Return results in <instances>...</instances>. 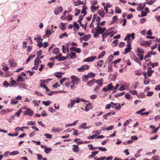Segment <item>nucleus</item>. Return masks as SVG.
<instances>
[{"instance_id": "obj_42", "label": "nucleus", "mask_w": 160, "mask_h": 160, "mask_svg": "<svg viewBox=\"0 0 160 160\" xmlns=\"http://www.w3.org/2000/svg\"><path fill=\"white\" fill-rule=\"evenodd\" d=\"M125 92H122L121 93H118L115 95V97L117 98L118 97H120L124 95Z\"/></svg>"}, {"instance_id": "obj_38", "label": "nucleus", "mask_w": 160, "mask_h": 160, "mask_svg": "<svg viewBox=\"0 0 160 160\" xmlns=\"http://www.w3.org/2000/svg\"><path fill=\"white\" fill-rule=\"evenodd\" d=\"M118 40H116L113 41L112 43V45L113 47H115L118 45Z\"/></svg>"}, {"instance_id": "obj_47", "label": "nucleus", "mask_w": 160, "mask_h": 160, "mask_svg": "<svg viewBox=\"0 0 160 160\" xmlns=\"http://www.w3.org/2000/svg\"><path fill=\"white\" fill-rule=\"evenodd\" d=\"M129 92L131 94L133 95H136L137 93V92L136 90H129Z\"/></svg>"}, {"instance_id": "obj_2", "label": "nucleus", "mask_w": 160, "mask_h": 160, "mask_svg": "<svg viewBox=\"0 0 160 160\" xmlns=\"http://www.w3.org/2000/svg\"><path fill=\"white\" fill-rule=\"evenodd\" d=\"M127 47L125 49L124 52L123 53V54H126L127 53L129 52L132 49V48L131 47V42L129 40H127Z\"/></svg>"}, {"instance_id": "obj_59", "label": "nucleus", "mask_w": 160, "mask_h": 160, "mask_svg": "<svg viewBox=\"0 0 160 160\" xmlns=\"http://www.w3.org/2000/svg\"><path fill=\"white\" fill-rule=\"evenodd\" d=\"M71 82H67L65 83V85L67 87H69L70 86H71Z\"/></svg>"}, {"instance_id": "obj_33", "label": "nucleus", "mask_w": 160, "mask_h": 160, "mask_svg": "<svg viewBox=\"0 0 160 160\" xmlns=\"http://www.w3.org/2000/svg\"><path fill=\"white\" fill-rule=\"evenodd\" d=\"M24 79V78H22L21 76H19L17 79V81L18 82H19L21 81H23Z\"/></svg>"}, {"instance_id": "obj_34", "label": "nucleus", "mask_w": 160, "mask_h": 160, "mask_svg": "<svg viewBox=\"0 0 160 160\" xmlns=\"http://www.w3.org/2000/svg\"><path fill=\"white\" fill-rule=\"evenodd\" d=\"M129 121H132V120L131 119L128 120L124 123V124H123V126H125V130H124L125 131V130H126V126L127 125H128L129 123Z\"/></svg>"}, {"instance_id": "obj_40", "label": "nucleus", "mask_w": 160, "mask_h": 160, "mask_svg": "<svg viewBox=\"0 0 160 160\" xmlns=\"http://www.w3.org/2000/svg\"><path fill=\"white\" fill-rule=\"evenodd\" d=\"M68 58V57L67 56L65 57H61L59 58L58 60L59 61H64L66 59H67Z\"/></svg>"}, {"instance_id": "obj_49", "label": "nucleus", "mask_w": 160, "mask_h": 160, "mask_svg": "<svg viewBox=\"0 0 160 160\" xmlns=\"http://www.w3.org/2000/svg\"><path fill=\"white\" fill-rule=\"evenodd\" d=\"M137 51L138 52L141 53H143L144 52V50L140 48H138Z\"/></svg>"}, {"instance_id": "obj_24", "label": "nucleus", "mask_w": 160, "mask_h": 160, "mask_svg": "<svg viewBox=\"0 0 160 160\" xmlns=\"http://www.w3.org/2000/svg\"><path fill=\"white\" fill-rule=\"evenodd\" d=\"M98 13L101 17H103L104 16V11L103 10H100L98 11Z\"/></svg>"}, {"instance_id": "obj_25", "label": "nucleus", "mask_w": 160, "mask_h": 160, "mask_svg": "<svg viewBox=\"0 0 160 160\" xmlns=\"http://www.w3.org/2000/svg\"><path fill=\"white\" fill-rule=\"evenodd\" d=\"M42 103L45 106H48L49 105L51 102L50 101H43L42 102Z\"/></svg>"}, {"instance_id": "obj_12", "label": "nucleus", "mask_w": 160, "mask_h": 160, "mask_svg": "<svg viewBox=\"0 0 160 160\" xmlns=\"http://www.w3.org/2000/svg\"><path fill=\"white\" fill-rule=\"evenodd\" d=\"M103 63V61L102 60H100L95 64V67H98V68L102 67Z\"/></svg>"}, {"instance_id": "obj_56", "label": "nucleus", "mask_w": 160, "mask_h": 160, "mask_svg": "<svg viewBox=\"0 0 160 160\" xmlns=\"http://www.w3.org/2000/svg\"><path fill=\"white\" fill-rule=\"evenodd\" d=\"M83 17V16H82L81 15L79 16V20L78 21V22L80 23H82L81 21L82 20Z\"/></svg>"}, {"instance_id": "obj_16", "label": "nucleus", "mask_w": 160, "mask_h": 160, "mask_svg": "<svg viewBox=\"0 0 160 160\" xmlns=\"http://www.w3.org/2000/svg\"><path fill=\"white\" fill-rule=\"evenodd\" d=\"M63 130L62 128H53L52 129V131L55 132H59Z\"/></svg>"}, {"instance_id": "obj_62", "label": "nucleus", "mask_w": 160, "mask_h": 160, "mask_svg": "<svg viewBox=\"0 0 160 160\" xmlns=\"http://www.w3.org/2000/svg\"><path fill=\"white\" fill-rule=\"evenodd\" d=\"M91 2H92V4L93 5H97L98 4V2L96 0H93L92 1H91Z\"/></svg>"}, {"instance_id": "obj_27", "label": "nucleus", "mask_w": 160, "mask_h": 160, "mask_svg": "<svg viewBox=\"0 0 160 160\" xmlns=\"http://www.w3.org/2000/svg\"><path fill=\"white\" fill-rule=\"evenodd\" d=\"M115 12L117 13L120 14L121 13V10L118 7H116L115 8Z\"/></svg>"}, {"instance_id": "obj_21", "label": "nucleus", "mask_w": 160, "mask_h": 160, "mask_svg": "<svg viewBox=\"0 0 160 160\" xmlns=\"http://www.w3.org/2000/svg\"><path fill=\"white\" fill-rule=\"evenodd\" d=\"M99 8V7H95L94 5H92L91 7V10L92 12H93L96 11Z\"/></svg>"}, {"instance_id": "obj_15", "label": "nucleus", "mask_w": 160, "mask_h": 160, "mask_svg": "<svg viewBox=\"0 0 160 160\" xmlns=\"http://www.w3.org/2000/svg\"><path fill=\"white\" fill-rule=\"evenodd\" d=\"M103 82V79L102 78L99 80H97L96 82L100 86H102V82Z\"/></svg>"}, {"instance_id": "obj_63", "label": "nucleus", "mask_w": 160, "mask_h": 160, "mask_svg": "<svg viewBox=\"0 0 160 160\" xmlns=\"http://www.w3.org/2000/svg\"><path fill=\"white\" fill-rule=\"evenodd\" d=\"M118 89L120 91H122L125 89V88L123 85H122Z\"/></svg>"}, {"instance_id": "obj_39", "label": "nucleus", "mask_w": 160, "mask_h": 160, "mask_svg": "<svg viewBox=\"0 0 160 160\" xmlns=\"http://www.w3.org/2000/svg\"><path fill=\"white\" fill-rule=\"evenodd\" d=\"M9 62L11 66L15 67L16 66V63L13 62H12V60L10 61V60H9Z\"/></svg>"}, {"instance_id": "obj_54", "label": "nucleus", "mask_w": 160, "mask_h": 160, "mask_svg": "<svg viewBox=\"0 0 160 160\" xmlns=\"http://www.w3.org/2000/svg\"><path fill=\"white\" fill-rule=\"evenodd\" d=\"M27 124L28 125H35L36 124L35 122L31 121L28 122L27 123Z\"/></svg>"}, {"instance_id": "obj_43", "label": "nucleus", "mask_w": 160, "mask_h": 160, "mask_svg": "<svg viewBox=\"0 0 160 160\" xmlns=\"http://www.w3.org/2000/svg\"><path fill=\"white\" fill-rule=\"evenodd\" d=\"M10 82L11 83V84H10V85H9V87H12L13 86L15 85L16 82V81H15L14 80H12Z\"/></svg>"}, {"instance_id": "obj_10", "label": "nucleus", "mask_w": 160, "mask_h": 160, "mask_svg": "<svg viewBox=\"0 0 160 160\" xmlns=\"http://www.w3.org/2000/svg\"><path fill=\"white\" fill-rule=\"evenodd\" d=\"M62 6H60L57 8L54 11V13L56 15L58 14L59 12H62Z\"/></svg>"}, {"instance_id": "obj_60", "label": "nucleus", "mask_w": 160, "mask_h": 160, "mask_svg": "<svg viewBox=\"0 0 160 160\" xmlns=\"http://www.w3.org/2000/svg\"><path fill=\"white\" fill-rule=\"evenodd\" d=\"M158 65V62L152 63L151 64V66L153 68L154 66H157Z\"/></svg>"}, {"instance_id": "obj_23", "label": "nucleus", "mask_w": 160, "mask_h": 160, "mask_svg": "<svg viewBox=\"0 0 160 160\" xmlns=\"http://www.w3.org/2000/svg\"><path fill=\"white\" fill-rule=\"evenodd\" d=\"M59 28L61 30H64L65 29L66 26L64 23H61V24L60 25Z\"/></svg>"}, {"instance_id": "obj_7", "label": "nucleus", "mask_w": 160, "mask_h": 160, "mask_svg": "<svg viewBox=\"0 0 160 160\" xmlns=\"http://www.w3.org/2000/svg\"><path fill=\"white\" fill-rule=\"evenodd\" d=\"M108 30L106 32L103 34H102V41H105V38H107L108 36L111 34L112 32H107L108 31Z\"/></svg>"}, {"instance_id": "obj_18", "label": "nucleus", "mask_w": 160, "mask_h": 160, "mask_svg": "<svg viewBox=\"0 0 160 160\" xmlns=\"http://www.w3.org/2000/svg\"><path fill=\"white\" fill-rule=\"evenodd\" d=\"M91 38V35H84L82 39L85 41H87L88 40Z\"/></svg>"}, {"instance_id": "obj_9", "label": "nucleus", "mask_w": 160, "mask_h": 160, "mask_svg": "<svg viewBox=\"0 0 160 160\" xmlns=\"http://www.w3.org/2000/svg\"><path fill=\"white\" fill-rule=\"evenodd\" d=\"M96 58V56H92L91 57H89L86 58L85 59L83 62H92Z\"/></svg>"}, {"instance_id": "obj_1", "label": "nucleus", "mask_w": 160, "mask_h": 160, "mask_svg": "<svg viewBox=\"0 0 160 160\" xmlns=\"http://www.w3.org/2000/svg\"><path fill=\"white\" fill-rule=\"evenodd\" d=\"M107 28L105 27H102L99 26H97L95 28V30L96 31H98L99 33L103 34L104 32L106 30Z\"/></svg>"}, {"instance_id": "obj_55", "label": "nucleus", "mask_w": 160, "mask_h": 160, "mask_svg": "<svg viewBox=\"0 0 160 160\" xmlns=\"http://www.w3.org/2000/svg\"><path fill=\"white\" fill-rule=\"evenodd\" d=\"M121 60V59H118L115 60L113 62L114 66H115V64H116L117 63L119 62Z\"/></svg>"}, {"instance_id": "obj_52", "label": "nucleus", "mask_w": 160, "mask_h": 160, "mask_svg": "<svg viewBox=\"0 0 160 160\" xmlns=\"http://www.w3.org/2000/svg\"><path fill=\"white\" fill-rule=\"evenodd\" d=\"M37 156L38 157V160H41L43 159L42 156L40 154H37Z\"/></svg>"}, {"instance_id": "obj_17", "label": "nucleus", "mask_w": 160, "mask_h": 160, "mask_svg": "<svg viewBox=\"0 0 160 160\" xmlns=\"http://www.w3.org/2000/svg\"><path fill=\"white\" fill-rule=\"evenodd\" d=\"M95 80L93 79L88 81L87 83V85L89 87L91 86L95 83Z\"/></svg>"}, {"instance_id": "obj_57", "label": "nucleus", "mask_w": 160, "mask_h": 160, "mask_svg": "<svg viewBox=\"0 0 160 160\" xmlns=\"http://www.w3.org/2000/svg\"><path fill=\"white\" fill-rule=\"evenodd\" d=\"M100 131H95L92 132V133H94L95 135H99L101 133Z\"/></svg>"}, {"instance_id": "obj_37", "label": "nucleus", "mask_w": 160, "mask_h": 160, "mask_svg": "<svg viewBox=\"0 0 160 160\" xmlns=\"http://www.w3.org/2000/svg\"><path fill=\"white\" fill-rule=\"evenodd\" d=\"M52 32L51 31L49 30H47L46 31V36L47 37H49V35H51L52 34Z\"/></svg>"}, {"instance_id": "obj_41", "label": "nucleus", "mask_w": 160, "mask_h": 160, "mask_svg": "<svg viewBox=\"0 0 160 160\" xmlns=\"http://www.w3.org/2000/svg\"><path fill=\"white\" fill-rule=\"evenodd\" d=\"M71 55H70L71 58L72 59H74L76 58V53L74 52H71Z\"/></svg>"}, {"instance_id": "obj_46", "label": "nucleus", "mask_w": 160, "mask_h": 160, "mask_svg": "<svg viewBox=\"0 0 160 160\" xmlns=\"http://www.w3.org/2000/svg\"><path fill=\"white\" fill-rule=\"evenodd\" d=\"M11 104H15L17 103L18 102L15 99L13 98L11 99Z\"/></svg>"}, {"instance_id": "obj_35", "label": "nucleus", "mask_w": 160, "mask_h": 160, "mask_svg": "<svg viewBox=\"0 0 160 160\" xmlns=\"http://www.w3.org/2000/svg\"><path fill=\"white\" fill-rule=\"evenodd\" d=\"M112 85V83H110L108 84L107 85V89L108 91L109 90H111L112 89L113 87Z\"/></svg>"}, {"instance_id": "obj_3", "label": "nucleus", "mask_w": 160, "mask_h": 160, "mask_svg": "<svg viewBox=\"0 0 160 160\" xmlns=\"http://www.w3.org/2000/svg\"><path fill=\"white\" fill-rule=\"evenodd\" d=\"M89 68V66L87 65H82L80 68H78L77 70L78 71L82 72L86 70H87Z\"/></svg>"}, {"instance_id": "obj_58", "label": "nucleus", "mask_w": 160, "mask_h": 160, "mask_svg": "<svg viewBox=\"0 0 160 160\" xmlns=\"http://www.w3.org/2000/svg\"><path fill=\"white\" fill-rule=\"evenodd\" d=\"M86 107L90 109H92V104L91 103H88L87 104Z\"/></svg>"}, {"instance_id": "obj_61", "label": "nucleus", "mask_w": 160, "mask_h": 160, "mask_svg": "<svg viewBox=\"0 0 160 160\" xmlns=\"http://www.w3.org/2000/svg\"><path fill=\"white\" fill-rule=\"evenodd\" d=\"M154 2V0H151L149 2H146V3L148 4L149 5H151Z\"/></svg>"}, {"instance_id": "obj_51", "label": "nucleus", "mask_w": 160, "mask_h": 160, "mask_svg": "<svg viewBox=\"0 0 160 160\" xmlns=\"http://www.w3.org/2000/svg\"><path fill=\"white\" fill-rule=\"evenodd\" d=\"M10 84H9L7 81H4L3 83V85L5 87H8V86H9Z\"/></svg>"}, {"instance_id": "obj_44", "label": "nucleus", "mask_w": 160, "mask_h": 160, "mask_svg": "<svg viewBox=\"0 0 160 160\" xmlns=\"http://www.w3.org/2000/svg\"><path fill=\"white\" fill-rule=\"evenodd\" d=\"M143 4H142V3H140L139 4V6H138V8H137V10L138 11H140V10H142L143 9V7H142V5Z\"/></svg>"}, {"instance_id": "obj_50", "label": "nucleus", "mask_w": 160, "mask_h": 160, "mask_svg": "<svg viewBox=\"0 0 160 160\" xmlns=\"http://www.w3.org/2000/svg\"><path fill=\"white\" fill-rule=\"evenodd\" d=\"M98 148L100 151H107L106 149V148L104 147H98Z\"/></svg>"}, {"instance_id": "obj_32", "label": "nucleus", "mask_w": 160, "mask_h": 160, "mask_svg": "<svg viewBox=\"0 0 160 160\" xmlns=\"http://www.w3.org/2000/svg\"><path fill=\"white\" fill-rule=\"evenodd\" d=\"M86 123H83L81 125L80 128H83L84 129H85L89 128L91 127L90 126L89 127H85V126L86 125Z\"/></svg>"}, {"instance_id": "obj_8", "label": "nucleus", "mask_w": 160, "mask_h": 160, "mask_svg": "<svg viewBox=\"0 0 160 160\" xmlns=\"http://www.w3.org/2000/svg\"><path fill=\"white\" fill-rule=\"evenodd\" d=\"M71 79H73V81L75 82L76 85H77L79 84L80 82V79L79 78H77L74 76H72L71 77Z\"/></svg>"}, {"instance_id": "obj_6", "label": "nucleus", "mask_w": 160, "mask_h": 160, "mask_svg": "<svg viewBox=\"0 0 160 160\" xmlns=\"http://www.w3.org/2000/svg\"><path fill=\"white\" fill-rule=\"evenodd\" d=\"M145 110V108L139 110L136 112V113L138 114H140L142 116H143L145 114L147 115L149 114V111L145 112L142 113V112L144 111Z\"/></svg>"}, {"instance_id": "obj_31", "label": "nucleus", "mask_w": 160, "mask_h": 160, "mask_svg": "<svg viewBox=\"0 0 160 160\" xmlns=\"http://www.w3.org/2000/svg\"><path fill=\"white\" fill-rule=\"evenodd\" d=\"M87 75L89 78H93L95 76V74L92 72L89 73Z\"/></svg>"}, {"instance_id": "obj_29", "label": "nucleus", "mask_w": 160, "mask_h": 160, "mask_svg": "<svg viewBox=\"0 0 160 160\" xmlns=\"http://www.w3.org/2000/svg\"><path fill=\"white\" fill-rule=\"evenodd\" d=\"M52 150V149L51 148H45L44 151L46 153L48 154Z\"/></svg>"}, {"instance_id": "obj_20", "label": "nucleus", "mask_w": 160, "mask_h": 160, "mask_svg": "<svg viewBox=\"0 0 160 160\" xmlns=\"http://www.w3.org/2000/svg\"><path fill=\"white\" fill-rule=\"evenodd\" d=\"M41 63V61L39 60V58H37L35 60L34 63L35 65H38L39 63Z\"/></svg>"}, {"instance_id": "obj_22", "label": "nucleus", "mask_w": 160, "mask_h": 160, "mask_svg": "<svg viewBox=\"0 0 160 160\" xmlns=\"http://www.w3.org/2000/svg\"><path fill=\"white\" fill-rule=\"evenodd\" d=\"M73 25L74 27V31L76 30V29L75 28H76L77 30H78L79 29V26L76 22H74Z\"/></svg>"}, {"instance_id": "obj_36", "label": "nucleus", "mask_w": 160, "mask_h": 160, "mask_svg": "<svg viewBox=\"0 0 160 160\" xmlns=\"http://www.w3.org/2000/svg\"><path fill=\"white\" fill-rule=\"evenodd\" d=\"M105 21H104L101 22H98L97 23V26L102 27L105 24Z\"/></svg>"}, {"instance_id": "obj_45", "label": "nucleus", "mask_w": 160, "mask_h": 160, "mask_svg": "<svg viewBox=\"0 0 160 160\" xmlns=\"http://www.w3.org/2000/svg\"><path fill=\"white\" fill-rule=\"evenodd\" d=\"M68 35L66 32L62 34H61L59 36V38H62L63 37L65 36L67 37Z\"/></svg>"}, {"instance_id": "obj_19", "label": "nucleus", "mask_w": 160, "mask_h": 160, "mask_svg": "<svg viewBox=\"0 0 160 160\" xmlns=\"http://www.w3.org/2000/svg\"><path fill=\"white\" fill-rule=\"evenodd\" d=\"M88 75H84L82 77V80L83 82H86L88 80Z\"/></svg>"}, {"instance_id": "obj_4", "label": "nucleus", "mask_w": 160, "mask_h": 160, "mask_svg": "<svg viewBox=\"0 0 160 160\" xmlns=\"http://www.w3.org/2000/svg\"><path fill=\"white\" fill-rule=\"evenodd\" d=\"M33 113V111L31 110L30 109L28 108L27 109L26 111L24 112L23 114L25 115H28L30 116L32 115Z\"/></svg>"}, {"instance_id": "obj_53", "label": "nucleus", "mask_w": 160, "mask_h": 160, "mask_svg": "<svg viewBox=\"0 0 160 160\" xmlns=\"http://www.w3.org/2000/svg\"><path fill=\"white\" fill-rule=\"evenodd\" d=\"M22 112V111L21 110H19L17 112L15 113V115L17 116L18 117H19L20 115V114Z\"/></svg>"}, {"instance_id": "obj_14", "label": "nucleus", "mask_w": 160, "mask_h": 160, "mask_svg": "<svg viewBox=\"0 0 160 160\" xmlns=\"http://www.w3.org/2000/svg\"><path fill=\"white\" fill-rule=\"evenodd\" d=\"M73 146L74 147V148H72V151L74 152H77L79 151L80 148L78 146L76 145H73Z\"/></svg>"}, {"instance_id": "obj_30", "label": "nucleus", "mask_w": 160, "mask_h": 160, "mask_svg": "<svg viewBox=\"0 0 160 160\" xmlns=\"http://www.w3.org/2000/svg\"><path fill=\"white\" fill-rule=\"evenodd\" d=\"M59 50L58 48H54L52 51V53L55 54H57L59 52Z\"/></svg>"}, {"instance_id": "obj_5", "label": "nucleus", "mask_w": 160, "mask_h": 160, "mask_svg": "<svg viewBox=\"0 0 160 160\" xmlns=\"http://www.w3.org/2000/svg\"><path fill=\"white\" fill-rule=\"evenodd\" d=\"M131 37L132 38V39H134L135 38V34L134 33H132L131 34H127L124 38V40L126 41L127 39H128V40L130 41Z\"/></svg>"}, {"instance_id": "obj_28", "label": "nucleus", "mask_w": 160, "mask_h": 160, "mask_svg": "<svg viewBox=\"0 0 160 160\" xmlns=\"http://www.w3.org/2000/svg\"><path fill=\"white\" fill-rule=\"evenodd\" d=\"M96 16H97V15L96 14H94L93 15V18H92V20L91 23V24H90V27H92V25L93 24V23L94 22L95 20L96 19Z\"/></svg>"}, {"instance_id": "obj_64", "label": "nucleus", "mask_w": 160, "mask_h": 160, "mask_svg": "<svg viewBox=\"0 0 160 160\" xmlns=\"http://www.w3.org/2000/svg\"><path fill=\"white\" fill-rule=\"evenodd\" d=\"M152 160H159L160 158L159 156H155L152 157Z\"/></svg>"}, {"instance_id": "obj_11", "label": "nucleus", "mask_w": 160, "mask_h": 160, "mask_svg": "<svg viewBox=\"0 0 160 160\" xmlns=\"http://www.w3.org/2000/svg\"><path fill=\"white\" fill-rule=\"evenodd\" d=\"M154 72V70H152L151 67H148V68L147 75L149 77H151L152 76V73Z\"/></svg>"}, {"instance_id": "obj_48", "label": "nucleus", "mask_w": 160, "mask_h": 160, "mask_svg": "<svg viewBox=\"0 0 160 160\" xmlns=\"http://www.w3.org/2000/svg\"><path fill=\"white\" fill-rule=\"evenodd\" d=\"M18 154H19V152L18 151H13V152H11L10 153L9 155H18Z\"/></svg>"}, {"instance_id": "obj_26", "label": "nucleus", "mask_w": 160, "mask_h": 160, "mask_svg": "<svg viewBox=\"0 0 160 160\" xmlns=\"http://www.w3.org/2000/svg\"><path fill=\"white\" fill-rule=\"evenodd\" d=\"M9 112L10 111L8 109H3L1 111L0 113L1 114L3 115L7 113L8 112Z\"/></svg>"}, {"instance_id": "obj_13", "label": "nucleus", "mask_w": 160, "mask_h": 160, "mask_svg": "<svg viewBox=\"0 0 160 160\" xmlns=\"http://www.w3.org/2000/svg\"><path fill=\"white\" fill-rule=\"evenodd\" d=\"M87 9V8L86 7V6L84 5L82 9V10L81 12V13L82 14H84V15H83V17H84V16H85L86 14H87V12L86 11V9Z\"/></svg>"}]
</instances>
